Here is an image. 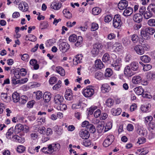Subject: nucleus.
I'll list each match as a JSON object with an SVG mask.
<instances>
[{
	"mask_svg": "<svg viewBox=\"0 0 155 155\" xmlns=\"http://www.w3.org/2000/svg\"><path fill=\"white\" fill-rule=\"evenodd\" d=\"M146 41H143L142 43L140 42L141 45H137L135 46L134 49L137 54L142 55L144 54L145 50H147L148 49L147 47L148 45L147 44H146Z\"/></svg>",
	"mask_w": 155,
	"mask_h": 155,
	"instance_id": "obj_1",
	"label": "nucleus"
},
{
	"mask_svg": "<svg viewBox=\"0 0 155 155\" xmlns=\"http://www.w3.org/2000/svg\"><path fill=\"white\" fill-rule=\"evenodd\" d=\"M69 40L71 42H75L77 40V42L75 44V46L77 47L80 45L83 41L82 36H79L78 38H77V36L75 35H70L69 38Z\"/></svg>",
	"mask_w": 155,
	"mask_h": 155,
	"instance_id": "obj_2",
	"label": "nucleus"
},
{
	"mask_svg": "<svg viewBox=\"0 0 155 155\" xmlns=\"http://www.w3.org/2000/svg\"><path fill=\"white\" fill-rule=\"evenodd\" d=\"M84 96L86 97H92L94 94V89L92 88L91 86H89L84 89L82 91Z\"/></svg>",
	"mask_w": 155,
	"mask_h": 155,
	"instance_id": "obj_3",
	"label": "nucleus"
},
{
	"mask_svg": "<svg viewBox=\"0 0 155 155\" xmlns=\"http://www.w3.org/2000/svg\"><path fill=\"white\" fill-rule=\"evenodd\" d=\"M103 46L101 44L97 43L93 45V48L91 51V53L93 56L95 57L97 55L99 51L101 50Z\"/></svg>",
	"mask_w": 155,
	"mask_h": 155,
	"instance_id": "obj_4",
	"label": "nucleus"
},
{
	"mask_svg": "<svg viewBox=\"0 0 155 155\" xmlns=\"http://www.w3.org/2000/svg\"><path fill=\"white\" fill-rule=\"evenodd\" d=\"M121 25L120 16L117 15L114 16L113 20V25L115 28H119Z\"/></svg>",
	"mask_w": 155,
	"mask_h": 155,
	"instance_id": "obj_5",
	"label": "nucleus"
},
{
	"mask_svg": "<svg viewBox=\"0 0 155 155\" xmlns=\"http://www.w3.org/2000/svg\"><path fill=\"white\" fill-rule=\"evenodd\" d=\"M121 66V61L119 58L114 60L111 64V67L113 69L119 71Z\"/></svg>",
	"mask_w": 155,
	"mask_h": 155,
	"instance_id": "obj_6",
	"label": "nucleus"
},
{
	"mask_svg": "<svg viewBox=\"0 0 155 155\" xmlns=\"http://www.w3.org/2000/svg\"><path fill=\"white\" fill-rule=\"evenodd\" d=\"M114 135H110L107 136L106 139L104 141L103 146L105 147H108L111 144L114 140Z\"/></svg>",
	"mask_w": 155,
	"mask_h": 155,
	"instance_id": "obj_7",
	"label": "nucleus"
},
{
	"mask_svg": "<svg viewBox=\"0 0 155 155\" xmlns=\"http://www.w3.org/2000/svg\"><path fill=\"white\" fill-rule=\"evenodd\" d=\"M70 45L67 42H62L59 46V49L62 52H66L69 48Z\"/></svg>",
	"mask_w": 155,
	"mask_h": 155,
	"instance_id": "obj_8",
	"label": "nucleus"
},
{
	"mask_svg": "<svg viewBox=\"0 0 155 155\" xmlns=\"http://www.w3.org/2000/svg\"><path fill=\"white\" fill-rule=\"evenodd\" d=\"M64 100L63 96L59 94L56 95L54 98V101L55 104L59 105L62 103Z\"/></svg>",
	"mask_w": 155,
	"mask_h": 155,
	"instance_id": "obj_9",
	"label": "nucleus"
},
{
	"mask_svg": "<svg viewBox=\"0 0 155 155\" xmlns=\"http://www.w3.org/2000/svg\"><path fill=\"white\" fill-rule=\"evenodd\" d=\"M128 5V2L126 0H121L118 5L119 9L120 10H123L126 8Z\"/></svg>",
	"mask_w": 155,
	"mask_h": 155,
	"instance_id": "obj_10",
	"label": "nucleus"
},
{
	"mask_svg": "<svg viewBox=\"0 0 155 155\" xmlns=\"http://www.w3.org/2000/svg\"><path fill=\"white\" fill-rule=\"evenodd\" d=\"M79 134L80 137L84 139H87L90 136L89 132L84 129H82L80 131Z\"/></svg>",
	"mask_w": 155,
	"mask_h": 155,
	"instance_id": "obj_11",
	"label": "nucleus"
},
{
	"mask_svg": "<svg viewBox=\"0 0 155 155\" xmlns=\"http://www.w3.org/2000/svg\"><path fill=\"white\" fill-rule=\"evenodd\" d=\"M133 20L135 22L140 23L143 20V16L140 13L135 14L133 17Z\"/></svg>",
	"mask_w": 155,
	"mask_h": 155,
	"instance_id": "obj_12",
	"label": "nucleus"
},
{
	"mask_svg": "<svg viewBox=\"0 0 155 155\" xmlns=\"http://www.w3.org/2000/svg\"><path fill=\"white\" fill-rule=\"evenodd\" d=\"M61 6V3L59 2H53L51 5V8L55 10L59 9Z\"/></svg>",
	"mask_w": 155,
	"mask_h": 155,
	"instance_id": "obj_13",
	"label": "nucleus"
},
{
	"mask_svg": "<svg viewBox=\"0 0 155 155\" xmlns=\"http://www.w3.org/2000/svg\"><path fill=\"white\" fill-rule=\"evenodd\" d=\"M132 81L133 83L134 84H139L142 81V78L139 75L135 76L133 77Z\"/></svg>",
	"mask_w": 155,
	"mask_h": 155,
	"instance_id": "obj_14",
	"label": "nucleus"
},
{
	"mask_svg": "<svg viewBox=\"0 0 155 155\" xmlns=\"http://www.w3.org/2000/svg\"><path fill=\"white\" fill-rule=\"evenodd\" d=\"M131 68L129 66H127L124 69V74L128 77H130L134 74L133 73L131 70Z\"/></svg>",
	"mask_w": 155,
	"mask_h": 155,
	"instance_id": "obj_15",
	"label": "nucleus"
},
{
	"mask_svg": "<svg viewBox=\"0 0 155 155\" xmlns=\"http://www.w3.org/2000/svg\"><path fill=\"white\" fill-rule=\"evenodd\" d=\"M51 97V94L50 92H46L44 93L43 98L44 102L46 103L48 102L50 100Z\"/></svg>",
	"mask_w": 155,
	"mask_h": 155,
	"instance_id": "obj_16",
	"label": "nucleus"
},
{
	"mask_svg": "<svg viewBox=\"0 0 155 155\" xmlns=\"http://www.w3.org/2000/svg\"><path fill=\"white\" fill-rule=\"evenodd\" d=\"M12 138L14 141L18 142V143H22L25 141V139L24 137H21L18 135H15L13 136Z\"/></svg>",
	"mask_w": 155,
	"mask_h": 155,
	"instance_id": "obj_17",
	"label": "nucleus"
},
{
	"mask_svg": "<svg viewBox=\"0 0 155 155\" xmlns=\"http://www.w3.org/2000/svg\"><path fill=\"white\" fill-rule=\"evenodd\" d=\"M140 35L141 37L145 40H147L150 39L149 35L146 29L145 30H142L140 32Z\"/></svg>",
	"mask_w": 155,
	"mask_h": 155,
	"instance_id": "obj_18",
	"label": "nucleus"
},
{
	"mask_svg": "<svg viewBox=\"0 0 155 155\" xmlns=\"http://www.w3.org/2000/svg\"><path fill=\"white\" fill-rule=\"evenodd\" d=\"M101 89L103 93L108 92L110 90V87L109 85L105 84L102 85Z\"/></svg>",
	"mask_w": 155,
	"mask_h": 155,
	"instance_id": "obj_19",
	"label": "nucleus"
},
{
	"mask_svg": "<svg viewBox=\"0 0 155 155\" xmlns=\"http://www.w3.org/2000/svg\"><path fill=\"white\" fill-rule=\"evenodd\" d=\"M134 91L138 95H142L144 92V90L141 86L135 87L134 88Z\"/></svg>",
	"mask_w": 155,
	"mask_h": 155,
	"instance_id": "obj_20",
	"label": "nucleus"
},
{
	"mask_svg": "<svg viewBox=\"0 0 155 155\" xmlns=\"http://www.w3.org/2000/svg\"><path fill=\"white\" fill-rule=\"evenodd\" d=\"M133 12V9L131 7L126 8L124 11L123 14L125 16H128L130 15Z\"/></svg>",
	"mask_w": 155,
	"mask_h": 155,
	"instance_id": "obj_21",
	"label": "nucleus"
},
{
	"mask_svg": "<svg viewBox=\"0 0 155 155\" xmlns=\"http://www.w3.org/2000/svg\"><path fill=\"white\" fill-rule=\"evenodd\" d=\"M130 67L131 69L133 71H137L138 70L139 68L138 63L136 61L132 62L130 64Z\"/></svg>",
	"mask_w": 155,
	"mask_h": 155,
	"instance_id": "obj_22",
	"label": "nucleus"
},
{
	"mask_svg": "<svg viewBox=\"0 0 155 155\" xmlns=\"http://www.w3.org/2000/svg\"><path fill=\"white\" fill-rule=\"evenodd\" d=\"M82 59L81 54H79L76 56L73 60V64L74 65H77L80 62Z\"/></svg>",
	"mask_w": 155,
	"mask_h": 155,
	"instance_id": "obj_23",
	"label": "nucleus"
},
{
	"mask_svg": "<svg viewBox=\"0 0 155 155\" xmlns=\"http://www.w3.org/2000/svg\"><path fill=\"white\" fill-rule=\"evenodd\" d=\"M30 64L31 65L34 66V69L35 70H37L39 68V65L37 64V60L35 59H31L30 61Z\"/></svg>",
	"mask_w": 155,
	"mask_h": 155,
	"instance_id": "obj_24",
	"label": "nucleus"
},
{
	"mask_svg": "<svg viewBox=\"0 0 155 155\" xmlns=\"http://www.w3.org/2000/svg\"><path fill=\"white\" fill-rule=\"evenodd\" d=\"M12 97L13 102L15 103L18 102L20 98L17 92H15L13 94Z\"/></svg>",
	"mask_w": 155,
	"mask_h": 155,
	"instance_id": "obj_25",
	"label": "nucleus"
},
{
	"mask_svg": "<svg viewBox=\"0 0 155 155\" xmlns=\"http://www.w3.org/2000/svg\"><path fill=\"white\" fill-rule=\"evenodd\" d=\"M65 97L68 100H71L72 98V93L70 90H68L65 92Z\"/></svg>",
	"mask_w": 155,
	"mask_h": 155,
	"instance_id": "obj_26",
	"label": "nucleus"
},
{
	"mask_svg": "<svg viewBox=\"0 0 155 155\" xmlns=\"http://www.w3.org/2000/svg\"><path fill=\"white\" fill-rule=\"evenodd\" d=\"M95 65L97 68L100 69L102 68L104 66L102 62L100 59H97L95 61Z\"/></svg>",
	"mask_w": 155,
	"mask_h": 155,
	"instance_id": "obj_27",
	"label": "nucleus"
},
{
	"mask_svg": "<svg viewBox=\"0 0 155 155\" xmlns=\"http://www.w3.org/2000/svg\"><path fill=\"white\" fill-rule=\"evenodd\" d=\"M153 15V13L148 10H147L143 15L144 18L147 19L151 18Z\"/></svg>",
	"mask_w": 155,
	"mask_h": 155,
	"instance_id": "obj_28",
	"label": "nucleus"
},
{
	"mask_svg": "<svg viewBox=\"0 0 155 155\" xmlns=\"http://www.w3.org/2000/svg\"><path fill=\"white\" fill-rule=\"evenodd\" d=\"M56 71L61 76H64L65 74L64 70L61 67L58 66L56 68Z\"/></svg>",
	"mask_w": 155,
	"mask_h": 155,
	"instance_id": "obj_29",
	"label": "nucleus"
},
{
	"mask_svg": "<svg viewBox=\"0 0 155 155\" xmlns=\"http://www.w3.org/2000/svg\"><path fill=\"white\" fill-rule=\"evenodd\" d=\"M140 59L143 62L146 63L149 62L151 60L150 58L147 55L141 56Z\"/></svg>",
	"mask_w": 155,
	"mask_h": 155,
	"instance_id": "obj_30",
	"label": "nucleus"
},
{
	"mask_svg": "<svg viewBox=\"0 0 155 155\" xmlns=\"http://www.w3.org/2000/svg\"><path fill=\"white\" fill-rule=\"evenodd\" d=\"M121 109L120 108H118L117 109L113 108L111 109V112L112 114L114 116L118 115L121 113Z\"/></svg>",
	"mask_w": 155,
	"mask_h": 155,
	"instance_id": "obj_31",
	"label": "nucleus"
},
{
	"mask_svg": "<svg viewBox=\"0 0 155 155\" xmlns=\"http://www.w3.org/2000/svg\"><path fill=\"white\" fill-rule=\"evenodd\" d=\"M24 127L21 124L17 125L15 128V131L17 132H19L24 130Z\"/></svg>",
	"mask_w": 155,
	"mask_h": 155,
	"instance_id": "obj_32",
	"label": "nucleus"
},
{
	"mask_svg": "<svg viewBox=\"0 0 155 155\" xmlns=\"http://www.w3.org/2000/svg\"><path fill=\"white\" fill-rule=\"evenodd\" d=\"M48 26V24L47 21H43L41 22L39 26V28L41 29H46Z\"/></svg>",
	"mask_w": 155,
	"mask_h": 155,
	"instance_id": "obj_33",
	"label": "nucleus"
},
{
	"mask_svg": "<svg viewBox=\"0 0 155 155\" xmlns=\"http://www.w3.org/2000/svg\"><path fill=\"white\" fill-rule=\"evenodd\" d=\"M13 132L14 130L13 128H11L9 129L6 134L7 138L8 139H11V136L13 134Z\"/></svg>",
	"mask_w": 155,
	"mask_h": 155,
	"instance_id": "obj_34",
	"label": "nucleus"
},
{
	"mask_svg": "<svg viewBox=\"0 0 155 155\" xmlns=\"http://www.w3.org/2000/svg\"><path fill=\"white\" fill-rule=\"evenodd\" d=\"M101 12V9L99 7L94 8L92 10V13L94 15L99 14Z\"/></svg>",
	"mask_w": 155,
	"mask_h": 155,
	"instance_id": "obj_35",
	"label": "nucleus"
},
{
	"mask_svg": "<svg viewBox=\"0 0 155 155\" xmlns=\"http://www.w3.org/2000/svg\"><path fill=\"white\" fill-rule=\"evenodd\" d=\"M63 13L65 17L68 18H70L72 16L71 14L69 11L67 10V9H64L63 11Z\"/></svg>",
	"mask_w": 155,
	"mask_h": 155,
	"instance_id": "obj_36",
	"label": "nucleus"
},
{
	"mask_svg": "<svg viewBox=\"0 0 155 155\" xmlns=\"http://www.w3.org/2000/svg\"><path fill=\"white\" fill-rule=\"evenodd\" d=\"M27 99V97L26 96L23 95L20 98L18 102L20 104H23L26 102Z\"/></svg>",
	"mask_w": 155,
	"mask_h": 155,
	"instance_id": "obj_37",
	"label": "nucleus"
},
{
	"mask_svg": "<svg viewBox=\"0 0 155 155\" xmlns=\"http://www.w3.org/2000/svg\"><path fill=\"white\" fill-rule=\"evenodd\" d=\"M1 97L2 99L5 101H9V97H8L6 93H1Z\"/></svg>",
	"mask_w": 155,
	"mask_h": 155,
	"instance_id": "obj_38",
	"label": "nucleus"
},
{
	"mask_svg": "<svg viewBox=\"0 0 155 155\" xmlns=\"http://www.w3.org/2000/svg\"><path fill=\"white\" fill-rule=\"evenodd\" d=\"M145 29L149 35H152L155 32V30L153 28L148 27L146 28Z\"/></svg>",
	"mask_w": 155,
	"mask_h": 155,
	"instance_id": "obj_39",
	"label": "nucleus"
},
{
	"mask_svg": "<svg viewBox=\"0 0 155 155\" xmlns=\"http://www.w3.org/2000/svg\"><path fill=\"white\" fill-rule=\"evenodd\" d=\"M110 57L109 55L107 53L105 54L102 58L103 61L104 62H108L110 61Z\"/></svg>",
	"mask_w": 155,
	"mask_h": 155,
	"instance_id": "obj_40",
	"label": "nucleus"
},
{
	"mask_svg": "<svg viewBox=\"0 0 155 155\" xmlns=\"http://www.w3.org/2000/svg\"><path fill=\"white\" fill-rule=\"evenodd\" d=\"M87 128L89 129V131L91 133H94L95 132L96 130L95 127L92 124H90L87 127Z\"/></svg>",
	"mask_w": 155,
	"mask_h": 155,
	"instance_id": "obj_41",
	"label": "nucleus"
},
{
	"mask_svg": "<svg viewBox=\"0 0 155 155\" xmlns=\"http://www.w3.org/2000/svg\"><path fill=\"white\" fill-rule=\"evenodd\" d=\"M103 74L100 72L98 71L95 74V77L98 79H101L103 78Z\"/></svg>",
	"mask_w": 155,
	"mask_h": 155,
	"instance_id": "obj_42",
	"label": "nucleus"
},
{
	"mask_svg": "<svg viewBox=\"0 0 155 155\" xmlns=\"http://www.w3.org/2000/svg\"><path fill=\"white\" fill-rule=\"evenodd\" d=\"M131 40L134 43H136L137 42L138 40V37L137 35L136 34H134L130 36Z\"/></svg>",
	"mask_w": 155,
	"mask_h": 155,
	"instance_id": "obj_43",
	"label": "nucleus"
},
{
	"mask_svg": "<svg viewBox=\"0 0 155 155\" xmlns=\"http://www.w3.org/2000/svg\"><path fill=\"white\" fill-rule=\"evenodd\" d=\"M58 105H59V106L57 107L58 110L62 111L66 110L67 107L66 104L61 103Z\"/></svg>",
	"mask_w": 155,
	"mask_h": 155,
	"instance_id": "obj_44",
	"label": "nucleus"
},
{
	"mask_svg": "<svg viewBox=\"0 0 155 155\" xmlns=\"http://www.w3.org/2000/svg\"><path fill=\"white\" fill-rule=\"evenodd\" d=\"M112 18L113 16L111 15H107L104 17V21L106 22H109L112 20Z\"/></svg>",
	"mask_w": 155,
	"mask_h": 155,
	"instance_id": "obj_45",
	"label": "nucleus"
},
{
	"mask_svg": "<svg viewBox=\"0 0 155 155\" xmlns=\"http://www.w3.org/2000/svg\"><path fill=\"white\" fill-rule=\"evenodd\" d=\"M99 28L98 25L95 23H93L91 24V30L92 31H95L97 30Z\"/></svg>",
	"mask_w": 155,
	"mask_h": 155,
	"instance_id": "obj_46",
	"label": "nucleus"
},
{
	"mask_svg": "<svg viewBox=\"0 0 155 155\" xmlns=\"http://www.w3.org/2000/svg\"><path fill=\"white\" fill-rule=\"evenodd\" d=\"M54 131L56 132L59 135H61L62 133V130L61 128H59L58 126L56 125L54 127Z\"/></svg>",
	"mask_w": 155,
	"mask_h": 155,
	"instance_id": "obj_47",
	"label": "nucleus"
},
{
	"mask_svg": "<svg viewBox=\"0 0 155 155\" xmlns=\"http://www.w3.org/2000/svg\"><path fill=\"white\" fill-rule=\"evenodd\" d=\"M106 103L108 107H111L113 104L114 101L112 99L109 98L107 100Z\"/></svg>",
	"mask_w": 155,
	"mask_h": 155,
	"instance_id": "obj_48",
	"label": "nucleus"
},
{
	"mask_svg": "<svg viewBox=\"0 0 155 155\" xmlns=\"http://www.w3.org/2000/svg\"><path fill=\"white\" fill-rule=\"evenodd\" d=\"M112 74V70L110 68H107L106 69L105 76L106 77H109Z\"/></svg>",
	"mask_w": 155,
	"mask_h": 155,
	"instance_id": "obj_49",
	"label": "nucleus"
},
{
	"mask_svg": "<svg viewBox=\"0 0 155 155\" xmlns=\"http://www.w3.org/2000/svg\"><path fill=\"white\" fill-rule=\"evenodd\" d=\"M36 99L38 100H40L42 98L43 93L42 92L40 91H38L36 93Z\"/></svg>",
	"mask_w": 155,
	"mask_h": 155,
	"instance_id": "obj_50",
	"label": "nucleus"
},
{
	"mask_svg": "<svg viewBox=\"0 0 155 155\" xmlns=\"http://www.w3.org/2000/svg\"><path fill=\"white\" fill-rule=\"evenodd\" d=\"M147 10L154 12H155V4H150L148 6Z\"/></svg>",
	"mask_w": 155,
	"mask_h": 155,
	"instance_id": "obj_51",
	"label": "nucleus"
},
{
	"mask_svg": "<svg viewBox=\"0 0 155 155\" xmlns=\"http://www.w3.org/2000/svg\"><path fill=\"white\" fill-rule=\"evenodd\" d=\"M147 24L150 26H155V19H149L148 21Z\"/></svg>",
	"mask_w": 155,
	"mask_h": 155,
	"instance_id": "obj_52",
	"label": "nucleus"
},
{
	"mask_svg": "<svg viewBox=\"0 0 155 155\" xmlns=\"http://www.w3.org/2000/svg\"><path fill=\"white\" fill-rule=\"evenodd\" d=\"M155 128V123L153 121L150 122L148 124V128L150 130H153Z\"/></svg>",
	"mask_w": 155,
	"mask_h": 155,
	"instance_id": "obj_53",
	"label": "nucleus"
},
{
	"mask_svg": "<svg viewBox=\"0 0 155 155\" xmlns=\"http://www.w3.org/2000/svg\"><path fill=\"white\" fill-rule=\"evenodd\" d=\"M81 106V103L79 102V103L76 104H73L72 106V108L73 109H79Z\"/></svg>",
	"mask_w": 155,
	"mask_h": 155,
	"instance_id": "obj_54",
	"label": "nucleus"
},
{
	"mask_svg": "<svg viewBox=\"0 0 155 155\" xmlns=\"http://www.w3.org/2000/svg\"><path fill=\"white\" fill-rule=\"evenodd\" d=\"M57 78L55 77H52L50 78L49 80V82L50 84L52 85L56 82Z\"/></svg>",
	"mask_w": 155,
	"mask_h": 155,
	"instance_id": "obj_55",
	"label": "nucleus"
},
{
	"mask_svg": "<svg viewBox=\"0 0 155 155\" xmlns=\"http://www.w3.org/2000/svg\"><path fill=\"white\" fill-rule=\"evenodd\" d=\"M152 66L150 64H146L143 66V70L144 71H147L151 69Z\"/></svg>",
	"mask_w": 155,
	"mask_h": 155,
	"instance_id": "obj_56",
	"label": "nucleus"
},
{
	"mask_svg": "<svg viewBox=\"0 0 155 155\" xmlns=\"http://www.w3.org/2000/svg\"><path fill=\"white\" fill-rule=\"evenodd\" d=\"M25 150V147L21 145L19 146L17 148V151L19 153H22Z\"/></svg>",
	"mask_w": 155,
	"mask_h": 155,
	"instance_id": "obj_57",
	"label": "nucleus"
},
{
	"mask_svg": "<svg viewBox=\"0 0 155 155\" xmlns=\"http://www.w3.org/2000/svg\"><path fill=\"white\" fill-rule=\"evenodd\" d=\"M112 124L110 122L107 124L105 126L104 131L106 132L110 130L112 127Z\"/></svg>",
	"mask_w": 155,
	"mask_h": 155,
	"instance_id": "obj_58",
	"label": "nucleus"
},
{
	"mask_svg": "<svg viewBox=\"0 0 155 155\" xmlns=\"http://www.w3.org/2000/svg\"><path fill=\"white\" fill-rule=\"evenodd\" d=\"M153 119V117L151 116H149L145 117V123L147 124L148 121L151 122Z\"/></svg>",
	"mask_w": 155,
	"mask_h": 155,
	"instance_id": "obj_59",
	"label": "nucleus"
},
{
	"mask_svg": "<svg viewBox=\"0 0 155 155\" xmlns=\"http://www.w3.org/2000/svg\"><path fill=\"white\" fill-rule=\"evenodd\" d=\"M146 11V7L145 6H142L139 9L140 14L143 15Z\"/></svg>",
	"mask_w": 155,
	"mask_h": 155,
	"instance_id": "obj_60",
	"label": "nucleus"
},
{
	"mask_svg": "<svg viewBox=\"0 0 155 155\" xmlns=\"http://www.w3.org/2000/svg\"><path fill=\"white\" fill-rule=\"evenodd\" d=\"M45 134L47 136H50L52 134L53 131L51 128L49 127L47 128Z\"/></svg>",
	"mask_w": 155,
	"mask_h": 155,
	"instance_id": "obj_61",
	"label": "nucleus"
},
{
	"mask_svg": "<svg viewBox=\"0 0 155 155\" xmlns=\"http://www.w3.org/2000/svg\"><path fill=\"white\" fill-rule=\"evenodd\" d=\"M91 144V142L89 140H84L83 142V144L85 147H88Z\"/></svg>",
	"mask_w": 155,
	"mask_h": 155,
	"instance_id": "obj_62",
	"label": "nucleus"
},
{
	"mask_svg": "<svg viewBox=\"0 0 155 155\" xmlns=\"http://www.w3.org/2000/svg\"><path fill=\"white\" fill-rule=\"evenodd\" d=\"M101 111L100 109H97L94 113V116L96 118L98 117L101 115Z\"/></svg>",
	"mask_w": 155,
	"mask_h": 155,
	"instance_id": "obj_63",
	"label": "nucleus"
},
{
	"mask_svg": "<svg viewBox=\"0 0 155 155\" xmlns=\"http://www.w3.org/2000/svg\"><path fill=\"white\" fill-rule=\"evenodd\" d=\"M145 141L146 139L144 137H140L138 138L137 143L140 144L145 143Z\"/></svg>",
	"mask_w": 155,
	"mask_h": 155,
	"instance_id": "obj_64",
	"label": "nucleus"
}]
</instances>
